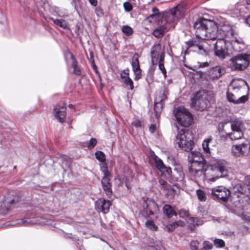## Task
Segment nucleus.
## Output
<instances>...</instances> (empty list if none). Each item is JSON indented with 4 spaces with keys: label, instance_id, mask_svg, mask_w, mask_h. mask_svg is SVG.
Listing matches in <instances>:
<instances>
[{
    "label": "nucleus",
    "instance_id": "nucleus-1",
    "mask_svg": "<svg viewBox=\"0 0 250 250\" xmlns=\"http://www.w3.org/2000/svg\"><path fill=\"white\" fill-rule=\"evenodd\" d=\"M188 160L190 163L189 168L191 176L195 180L205 179L208 182H214L227 174V162L222 159H214L210 161V169L203 172L204 158L202 154L198 151L189 153Z\"/></svg>",
    "mask_w": 250,
    "mask_h": 250
},
{
    "label": "nucleus",
    "instance_id": "nucleus-2",
    "mask_svg": "<svg viewBox=\"0 0 250 250\" xmlns=\"http://www.w3.org/2000/svg\"><path fill=\"white\" fill-rule=\"evenodd\" d=\"M195 34L202 40L218 39V26L212 21L204 18L198 19L194 24Z\"/></svg>",
    "mask_w": 250,
    "mask_h": 250
},
{
    "label": "nucleus",
    "instance_id": "nucleus-3",
    "mask_svg": "<svg viewBox=\"0 0 250 250\" xmlns=\"http://www.w3.org/2000/svg\"><path fill=\"white\" fill-rule=\"evenodd\" d=\"M193 138V135L191 131L184 128L180 129L177 128V133L174 141L175 145L185 151L190 150L194 145Z\"/></svg>",
    "mask_w": 250,
    "mask_h": 250
},
{
    "label": "nucleus",
    "instance_id": "nucleus-4",
    "mask_svg": "<svg viewBox=\"0 0 250 250\" xmlns=\"http://www.w3.org/2000/svg\"><path fill=\"white\" fill-rule=\"evenodd\" d=\"M212 99L211 94L204 90L200 91L191 99V105L196 109L203 110L209 106Z\"/></svg>",
    "mask_w": 250,
    "mask_h": 250
},
{
    "label": "nucleus",
    "instance_id": "nucleus-5",
    "mask_svg": "<svg viewBox=\"0 0 250 250\" xmlns=\"http://www.w3.org/2000/svg\"><path fill=\"white\" fill-rule=\"evenodd\" d=\"M229 45L227 39L218 38L214 44L215 55L220 59H224L232 54V49L229 48Z\"/></svg>",
    "mask_w": 250,
    "mask_h": 250
},
{
    "label": "nucleus",
    "instance_id": "nucleus-6",
    "mask_svg": "<svg viewBox=\"0 0 250 250\" xmlns=\"http://www.w3.org/2000/svg\"><path fill=\"white\" fill-rule=\"evenodd\" d=\"M249 184L238 185L234 188L232 198L238 199L237 201L243 203L250 199V175L248 177Z\"/></svg>",
    "mask_w": 250,
    "mask_h": 250
},
{
    "label": "nucleus",
    "instance_id": "nucleus-7",
    "mask_svg": "<svg viewBox=\"0 0 250 250\" xmlns=\"http://www.w3.org/2000/svg\"><path fill=\"white\" fill-rule=\"evenodd\" d=\"M250 62V55L241 54L230 60L229 66L233 70H242L245 69Z\"/></svg>",
    "mask_w": 250,
    "mask_h": 250
},
{
    "label": "nucleus",
    "instance_id": "nucleus-8",
    "mask_svg": "<svg viewBox=\"0 0 250 250\" xmlns=\"http://www.w3.org/2000/svg\"><path fill=\"white\" fill-rule=\"evenodd\" d=\"M174 113L178 123L182 126H188L192 122V115L183 107L177 108L174 111Z\"/></svg>",
    "mask_w": 250,
    "mask_h": 250
},
{
    "label": "nucleus",
    "instance_id": "nucleus-9",
    "mask_svg": "<svg viewBox=\"0 0 250 250\" xmlns=\"http://www.w3.org/2000/svg\"><path fill=\"white\" fill-rule=\"evenodd\" d=\"M231 132L228 134V136L231 140L241 139L243 136L245 129L244 123L239 119H235L230 122Z\"/></svg>",
    "mask_w": 250,
    "mask_h": 250
},
{
    "label": "nucleus",
    "instance_id": "nucleus-10",
    "mask_svg": "<svg viewBox=\"0 0 250 250\" xmlns=\"http://www.w3.org/2000/svg\"><path fill=\"white\" fill-rule=\"evenodd\" d=\"M233 92L238 93V96L243 95L249 89L247 83L242 79H234L229 87Z\"/></svg>",
    "mask_w": 250,
    "mask_h": 250
},
{
    "label": "nucleus",
    "instance_id": "nucleus-11",
    "mask_svg": "<svg viewBox=\"0 0 250 250\" xmlns=\"http://www.w3.org/2000/svg\"><path fill=\"white\" fill-rule=\"evenodd\" d=\"M237 34L233 29L232 27L227 22L218 27V38L231 39L236 36Z\"/></svg>",
    "mask_w": 250,
    "mask_h": 250
},
{
    "label": "nucleus",
    "instance_id": "nucleus-12",
    "mask_svg": "<svg viewBox=\"0 0 250 250\" xmlns=\"http://www.w3.org/2000/svg\"><path fill=\"white\" fill-rule=\"evenodd\" d=\"M227 98L228 101L233 104H244L248 100V96L247 95L238 96V93L233 92L231 89L228 88L227 92Z\"/></svg>",
    "mask_w": 250,
    "mask_h": 250
},
{
    "label": "nucleus",
    "instance_id": "nucleus-13",
    "mask_svg": "<svg viewBox=\"0 0 250 250\" xmlns=\"http://www.w3.org/2000/svg\"><path fill=\"white\" fill-rule=\"evenodd\" d=\"M231 151L236 157L247 155L250 151V145L243 143L233 145L231 147Z\"/></svg>",
    "mask_w": 250,
    "mask_h": 250
},
{
    "label": "nucleus",
    "instance_id": "nucleus-14",
    "mask_svg": "<svg viewBox=\"0 0 250 250\" xmlns=\"http://www.w3.org/2000/svg\"><path fill=\"white\" fill-rule=\"evenodd\" d=\"M211 194L220 199L223 201L228 200L230 195V191L224 187H218L211 189Z\"/></svg>",
    "mask_w": 250,
    "mask_h": 250
},
{
    "label": "nucleus",
    "instance_id": "nucleus-15",
    "mask_svg": "<svg viewBox=\"0 0 250 250\" xmlns=\"http://www.w3.org/2000/svg\"><path fill=\"white\" fill-rule=\"evenodd\" d=\"M229 48L232 49V51L240 52L245 48V44L240 38H237V35L229 40Z\"/></svg>",
    "mask_w": 250,
    "mask_h": 250
},
{
    "label": "nucleus",
    "instance_id": "nucleus-16",
    "mask_svg": "<svg viewBox=\"0 0 250 250\" xmlns=\"http://www.w3.org/2000/svg\"><path fill=\"white\" fill-rule=\"evenodd\" d=\"M111 205V201L106 200L104 198L99 199L95 204V208L99 212H103L104 214L109 211L110 207Z\"/></svg>",
    "mask_w": 250,
    "mask_h": 250
},
{
    "label": "nucleus",
    "instance_id": "nucleus-17",
    "mask_svg": "<svg viewBox=\"0 0 250 250\" xmlns=\"http://www.w3.org/2000/svg\"><path fill=\"white\" fill-rule=\"evenodd\" d=\"M54 115L58 121L62 123L66 116V107L63 103L57 105L54 108Z\"/></svg>",
    "mask_w": 250,
    "mask_h": 250
},
{
    "label": "nucleus",
    "instance_id": "nucleus-18",
    "mask_svg": "<svg viewBox=\"0 0 250 250\" xmlns=\"http://www.w3.org/2000/svg\"><path fill=\"white\" fill-rule=\"evenodd\" d=\"M139 56L137 53H135L132 58V66L133 71L135 75V80H138L141 78V70L139 66Z\"/></svg>",
    "mask_w": 250,
    "mask_h": 250
},
{
    "label": "nucleus",
    "instance_id": "nucleus-19",
    "mask_svg": "<svg viewBox=\"0 0 250 250\" xmlns=\"http://www.w3.org/2000/svg\"><path fill=\"white\" fill-rule=\"evenodd\" d=\"M186 10V4L184 2H182L172 8L170 11L175 15L177 18L180 19L184 17Z\"/></svg>",
    "mask_w": 250,
    "mask_h": 250
},
{
    "label": "nucleus",
    "instance_id": "nucleus-20",
    "mask_svg": "<svg viewBox=\"0 0 250 250\" xmlns=\"http://www.w3.org/2000/svg\"><path fill=\"white\" fill-rule=\"evenodd\" d=\"M188 48L189 51H194L203 55H207V51L204 48V44H196L193 42H189L188 43Z\"/></svg>",
    "mask_w": 250,
    "mask_h": 250
},
{
    "label": "nucleus",
    "instance_id": "nucleus-21",
    "mask_svg": "<svg viewBox=\"0 0 250 250\" xmlns=\"http://www.w3.org/2000/svg\"><path fill=\"white\" fill-rule=\"evenodd\" d=\"M152 158L155 163L156 167L160 172L163 173L166 172L168 174H169V172L171 171V169L165 167L161 159L158 158L155 154L152 156Z\"/></svg>",
    "mask_w": 250,
    "mask_h": 250
},
{
    "label": "nucleus",
    "instance_id": "nucleus-22",
    "mask_svg": "<svg viewBox=\"0 0 250 250\" xmlns=\"http://www.w3.org/2000/svg\"><path fill=\"white\" fill-rule=\"evenodd\" d=\"M102 184L106 195L110 197L112 194L111 185L110 183V175L104 176L102 179Z\"/></svg>",
    "mask_w": 250,
    "mask_h": 250
},
{
    "label": "nucleus",
    "instance_id": "nucleus-23",
    "mask_svg": "<svg viewBox=\"0 0 250 250\" xmlns=\"http://www.w3.org/2000/svg\"><path fill=\"white\" fill-rule=\"evenodd\" d=\"M162 52L160 44H156L153 46L151 51V62L153 64L157 62L159 56Z\"/></svg>",
    "mask_w": 250,
    "mask_h": 250
},
{
    "label": "nucleus",
    "instance_id": "nucleus-24",
    "mask_svg": "<svg viewBox=\"0 0 250 250\" xmlns=\"http://www.w3.org/2000/svg\"><path fill=\"white\" fill-rule=\"evenodd\" d=\"M212 136H208L205 139L202 143V146L204 153L207 157L211 156V148L209 147V144L212 141Z\"/></svg>",
    "mask_w": 250,
    "mask_h": 250
},
{
    "label": "nucleus",
    "instance_id": "nucleus-25",
    "mask_svg": "<svg viewBox=\"0 0 250 250\" xmlns=\"http://www.w3.org/2000/svg\"><path fill=\"white\" fill-rule=\"evenodd\" d=\"M224 72V70L219 66L211 68L209 71V76L212 79H217Z\"/></svg>",
    "mask_w": 250,
    "mask_h": 250
},
{
    "label": "nucleus",
    "instance_id": "nucleus-26",
    "mask_svg": "<svg viewBox=\"0 0 250 250\" xmlns=\"http://www.w3.org/2000/svg\"><path fill=\"white\" fill-rule=\"evenodd\" d=\"M65 57H69L72 60L71 66L74 68L73 73L76 75H80L81 74V71L77 67V62L73 55L69 51H68L65 54Z\"/></svg>",
    "mask_w": 250,
    "mask_h": 250
},
{
    "label": "nucleus",
    "instance_id": "nucleus-27",
    "mask_svg": "<svg viewBox=\"0 0 250 250\" xmlns=\"http://www.w3.org/2000/svg\"><path fill=\"white\" fill-rule=\"evenodd\" d=\"M170 27H168L166 25H163L158 28H156L153 32V35L156 38H160L162 37L166 31Z\"/></svg>",
    "mask_w": 250,
    "mask_h": 250
},
{
    "label": "nucleus",
    "instance_id": "nucleus-28",
    "mask_svg": "<svg viewBox=\"0 0 250 250\" xmlns=\"http://www.w3.org/2000/svg\"><path fill=\"white\" fill-rule=\"evenodd\" d=\"M163 212L166 214L168 218H170L173 215H177V213L169 205H165L163 208Z\"/></svg>",
    "mask_w": 250,
    "mask_h": 250
},
{
    "label": "nucleus",
    "instance_id": "nucleus-29",
    "mask_svg": "<svg viewBox=\"0 0 250 250\" xmlns=\"http://www.w3.org/2000/svg\"><path fill=\"white\" fill-rule=\"evenodd\" d=\"M147 208L146 211H147V210L149 211V213L148 214V215H152L155 212H157L159 211V207L158 205L153 201L150 202L147 205Z\"/></svg>",
    "mask_w": 250,
    "mask_h": 250
},
{
    "label": "nucleus",
    "instance_id": "nucleus-30",
    "mask_svg": "<svg viewBox=\"0 0 250 250\" xmlns=\"http://www.w3.org/2000/svg\"><path fill=\"white\" fill-rule=\"evenodd\" d=\"M50 20L53 21L54 23L57 26L61 27L63 29H66L68 27V22L62 19H54L52 18Z\"/></svg>",
    "mask_w": 250,
    "mask_h": 250
},
{
    "label": "nucleus",
    "instance_id": "nucleus-31",
    "mask_svg": "<svg viewBox=\"0 0 250 250\" xmlns=\"http://www.w3.org/2000/svg\"><path fill=\"white\" fill-rule=\"evenodd\" d=\"M164 19L167 24L175 23L179 20L171 11L165 15Z\"/></svg>",
    "mask_w": 250,
    "mask_h": 250
},
{
    "label": "nucleus",
    "instance_id": "nucleus-32",
    "mask_svg": "<svg viewBox=\"0 0 250 250\" xmlns=\"http://www.w3.org/2000/svg\"><path fill=\"white\" fill-rule=\"evenodd\" d=\"M50 11L53 12V14L60 18H65L67 16V15L63 14L60 12L58 7L54 6L51 8Z\"/></svg>",
    "mask_w": 250,
    "mask_h": 250
},
{
    "label": "nucleus",
    "instance_id": "nucleus-33",
    "mask_svg": "<svg viewBox=\"0 0 250 250\" xmlns=\"http://www.w3.org/2000/svg\"><path fill=\"white\" fill-rule=\"evenodd\" d=\"M196 194L198 199L201 202H204L207 199V197L205 193L201 189H197L196 190Z\"/></svg>",
    "mask_w": 250,
    "mask_h": 250
},
{
    "label": "nucleus",
    "instance_id": "nucleus-34",
    "mask_svg": "<svg viewBox=\"0 0 250 250\" xmlns=\"http://www.w3.org/2000/svg\"><path fill=\"white\" fill-rule=\"evenodd\" d=\"M122 32L126 36H129L133 33V29L128 25H124L122 28Z\"/></svg>",
    "mask_w": 250,
    "mask_h": 250
},
{
    "label": "nucleus",
    "instance_id": "nucleus-35",
    "mask_svg": "<svg viewBox=\"0 0 250 250\" xmlns=\"http://www.w3.org/2000/svg\"><path fill=\"white\" fill-rule=\"evenodd\" d=\"M100 168L101 171L104 173V176L106 175H110V172L108 171L107 169V166L106 164L105 161L101 162L100 164Z\"/></svg>",
    "mask_w": 250,
    "mask_h": 250
},
{
    "label": "nucleus",
    "instance_id": "nucleus-36",
    "mask_svg": "<svg viewBox=\"0 0 250 250\" xmlns=\"http://www.w3.org/2000/svg\"><path fill=\"white\" fill-rule=\"evenodd\" d=\"M95 156L96 159L101 162L105 161V156L103 152L101 151H97L95 153Z\"/></svg>",
    "mask_w": 250,
    "mask_h": 250
},
{
    "label": "nucleus",
    "instance_id": "nucleus-37",
    "mask_svg": "<svg viewBox=\"0 0 250 250\" xmlns=\"http://www.w3.org/2000/svg\"><path fill=\"white\" fill-rule=\"evenodd\" d=\"M146 226L149 229L152 230H156L158 229L157 226H156L153 221L150 220H147L146 221Z\"/></svg>",
    "mask_w": 250,
    "mask_h": 250
},
{
    "label": "nucleus",
    "instance_id": "nucleus-38",
    "mask_svg": "<svg viewBox=\"0 0 250 250\" xmlns=\"http://www.w3.org/2000/svg\"><path fill=\"white\" fill-rule=\"evenodd\" d=\"M123 81L126 85L129 86V88L131 90L133 89V83L132 80L129 77L126 78L125 79L123 80Z\"/></svg>",
    "mask_w": 250,
    "mask_h": 250
},
{
    "label": "nucleus",
    "instance_id": "nucleus-39",
    "mask_svg": "<svg viewBox=\"0 0 250 250\" xmlns=\"http://www.w3.org/2000/svg\"><path fill=\"white\" fill-rule=\"evenodd\" d=\"M159 183L162 187V188H163L165 190L172 189L171 186L167 184L164 180L160 179L159 180Z\"/></svg>",
    "mask_w": 250,
    "mask_h": 250
},
{
    "label": "nucleus",
    "instance_id": "nucleus-40",
    "mask_svg": "<svg viewBox=\"0 0 250 250\" xmlns=\"http://www.w3.org/2000/svg\"><path fill=\"white\" fill-rule=\"evenodd\" d=\"M199 242L198 241H192L190 242V245L192 250H198V246Z\"/></svg>",
    "mask_w": 250,
    "mask_h": 250
},
{
    "label": "nucleus",
    "instance_id": "nucleus-41",
    "mask_svg": "<svg viewBox=\"0 0 250 250\" xmlns=\"http://www.w3.org/2000/svg\"><path fill=\"white\" fill-rule=\"evenodd\" d=\"M97 140L95 138H91L89 142L88 143V148L89 149H92L96 145Z\"/></svg>",
    "mask_w": 250,
    "mask_h": 250
},
{
    "label": "nucleus",
    "instance_id": "nucleus-42",
    "mask_svg": "<svg viewBox=\"0 0 250 250\" xmlns=\"http://www.w3.org/2000/svg\"><path fill=\"white\" fill-rule=\"evenodd\" d=\"M214 242V245L217 248L223 247L225 245L224 242L221 239H215Z\"/></svg>",
    "mask_w": 250,
    "mask_h": 250
},
{
    "label": "nucleus",
    "instance_id": "nucleus-43",
    "mask_svg": "<svg viewBox=\"0 0 250 250\" xmlns=\"http://www.w3.org/2000/svg\"><path fill=\"white\" fill-rule=\"evenodd\" d=\"M178 215L181 218H184L187 217L189 215V213L188 210H186L184 209H181L179 210L178 212Z\"/></svg>",
    "mask_w": 250,
    "mask_h": 250
},
{
    "label": "nucleus",
    "instance_id": "nucleus-44",
    "mask_svg": "<svg viewBox=\"0 0 250 250\" xmlns=\"http://www.w3.org/2000/svg\"><path fill=\"white\" fill-rule=\"evenodd\" d=\"M125 11L127 12L130 11L132 9V6L129 2H125L123 4Z\"/></svg>",
    "mask_w": 250,
    "mask_h": 250
},
{
    "label": "nucleus",
    "instance_id": "nucleus-45",
    "mask_svg": "<svg viewBox=\"0 0 250 250\" xmlns=\"http://www.w3.org/2000/svg\"><path fill=\"white\" fill-rule=\"evenodd\" d=\"M159 68L162 71L165 78L167 77V71L165 68L164 63H159Z\"/></svg>",
    "mask_w": 250,
    "mask_h": 250
},
{
    "label": "nucleus",
    "instance_id": "nucleus-46",
    "mask_svg": "<svg viewBox=\"0 0 250 250\" xmlns=\"http://www.w3.org/2000/svg\"><path fill=\"white\" fill-rule=\"evenodd\" d=\"M129 77V70L128 69L124 70L121 73V78L123 80L125 79L126 78Z\"/></svg>",
    "mask_w": 250,
    "mask_h": 250
},
{
    "label": "nucleus",
    "instance_id": "nucleus-47",
    "mask_svg": "<svg viewBox=\"0 0 250 250\" xmlns=\"http://www.w3.org/2000/svg\"><path fill=\"white\" fill-rule=\"evenodd\" d=\"M167 230L169 232L173 231L176 228L177 226L176 225V224L175 222L171 223L170 224H169L167 226Z\"/></svg>",
    "mask_w": 250,
    "mask_h": 250
},
{
    "label": "nucleus",
    "instance_id": "nucleus-48",
    "mask_svg": "<svg viewBox=\"0 0 250 250\" xmlns=\"http://www.w3.org/2000/svg\"><path fill=\"white\" fill-rule=\"evenodd\" d=\"M152 12L153 13L150 15L151 17H160V15H159V10L156 7H153L152 9Z\"/></svg>",
    "mask_w": 250,
    "mask_h": 250
},
{
    "label": "nucleus",
    "instance_id": "nucleus-49",
    "mask_svg": "<svg viewBox=\"0 0 250 250\" xmlns=\"http://www.w3.org/2000/svg\"><path fill=\"white\" fill-rule=\"evenodd\" d=\"M18 224H23L25 226L29 225L31 224H32V221L31 220H28V219L24 218L21 220V221L18 223Z\"/></svg>",
    "mask_w": 250,
    "mask_h": 250
},
{
    "label": "nucleus",
    "instance_id": "nucleus-50",
    "mask_svg": "<svg viewBox=\"0 0 250 250\" xmlns=\"http://www.w3.org/2000/svg\"><path fill=\"white\" fill-rule=\"evenodd\" d=\"M190 222L193 224V226L199 225L201 224L200 221L197 218H191L190 219Z\"/></svg>",
    "mask_w": 250,
    "mask_h": 250
},
{
    "label": "nucleus",
    "instance_id": "nucleus-51",
    "mask_svg": "<svg viewBox=\"0 0 250 250\" xmlns=\"http://www.w3.org/2000/svg\"><path fill=\"white\" fill-rule=\"evenodd\" d=\"M132 125L136 128L141 127L142 126V123L140 120H135L132 122Z\"/></svg>",
    "mask_w": 250,
    "mask_h": 250
},
{
    "label": "nucleus",
    "instance_id": "nucleus-52",
    "mask_svg": "<svg viewBox=\"0 0 250 250\" xmlns=\"http://www.w3.org/2000/svg\"><path fill=\"white\" fill-rule=\"evenodd\" d=\"M212 247V245L209 242L205 241L203 244V248H205L207 250L211 249Z\"/></svg>",
    "mask_w": 250,
    "mask_h": 250
},
{
    "label": "nucleus",
    "instance_id": "nucleus-53",
    "mask_svg": "<svg viewBox=\"0 0 250 250\" xmlns=\"http://www.w3.org/2000/svg\"><path fill=\"white\" fill-rule=\"evenodd\" d=\"M165 58V54L164 52L161 53L160 56H159L158 61L159 63H164Z\"/></svg>",
    "mask_w": 250,
    "mask_h": 250
},
{
    "label": "nucleus",
    "instance_id": "nucleus-54",
    "mask_svg": "<svg viewBox=\"0 0 250 250\" xmlns=\"http://www.w3.org/2000/svg\"><path fill=\"white\" fill-rule=\"evenodd\" d=\"M174 222L176 224L177 227L178 226L183 227L184 226H185V224L184 222L181 220H179Z\"/></svg>",
    "mask_w": 250,
    "mask_h": 250
},
{
    "label": "nucleus",
    "instance_id": "nucleus-55",
    "mask_svg": "<svg viewBox=\"0 0 250 250\" xmlns=\"http://www.w3.org/2000/svg\"><path fill=\"white\" fill-rule=\"evenodd\" d=\"M156 127H156V125H154V124L151 125L149 127V131L151 133H153V132H154V131L156 129Z\"/></svg>",
    "mask_w": 250,
    "mask_h": 250
},
{
    "label": "nucleus",
    "instance_id": "nucleus-56",
    "mask_svg": "<svg viewBox=\"0 0 250 250\" xmlns=\"http://www.w3.org/2000/svg\"><path fill=\"white\" fill-rule=\"evenodd\" d=\"M69 166L68 162H62V167L65 170L66 168L69 167Z\"/></svg>",
    "mask_w": 250,
    "mask_h": 250
},
{
    "label": "nucleus",
    "instance_id": "nucleus-57",
    "mask_svg": "<svg viewBox=\"0 0 250 250\" xmlns=\"http://www.w3.org/2000/svg\"><path fill=\"white\" fill-rule=\"evenodd\" d=\"M90 3L93 6H96L97 5V0H88Z\"/></svg>",
    "mask_w": 250,
    "mask_h": 250
},
{
    "label": "nucleus",
    "instance_id": "nucleus-58",
    "mask_svg": "<svg viewBox=\"0 0 250 250\" xmlns=\"http://www.w3.org/2000/svg\"><path fill=\"white\" fill-rule=\"evenodd\" d=\"M10 208V207L8 205H7V206L4 205L5 210H6V211H8ZM4 209L3 208L2 206H1L0 208V211H4Z\"/></svg>",
    "mask_w": 250,
    "mask_h": 250
},
{
    "label": "nucleus",
    "instance_id": "nucleus-59",
    "mask_svg": "<svg viewBox=\"0 0 250 250\" xmlns=\"http://www.w3.org/2000/svg\"><path fill=\"white\" fill-rule=\"evenodd\" d=\"M245 8L250 12V0H247Z\"/></svg>",
    "mask_w": 250,
    "mask_h": 250
},
{
    "label": "nucleus",
    "instance_id": "nucleus-60",
    "mask_svg": "<svg viewBox=\"0 0 250 250\" xmlns=\"http://www.w3.org/2000/svg\"><path fill=\"white\" fill-rule=\"evenodd\" d=\"M167 98V94L166 93V91H165L163 94V96L161 98L160 102L162 103L163 101L165 100Z\"/></svg>",
    "mask_w": 250,
    "mask_h": 250
},
{
    "label": "nucleus",
    "instance_id": "nucleus-61",
    "mask_svg": "<svg viewBox=\"0 0 250 250\" xmlns=\"http://www.w3.org/2000/svg\"><path fill=\"white\" fill-rule=\"evenodd\" d=\"M208 65V62H205L203 63H201L200 66L202 67H207Z\"/></svg>",
    "mask_w": 250,
    "mask_h": 250
},
{
    "label": "nucleus",
    "instance_id": "nucleus-62",
    "mask_svg": "<svg viewBox=\"0 0 250 250\" xmlns=\"http://www.w3.org/2000/svg\"><path fill=\"white\" fill-rule=\"evenodd\" d=\"M163 248H159V249L155 248L154 246H151L149 247V250H163Z\"/></svg>",
    "mask_w": 250,
    "mask_h": 250
},
{
    "label": "nucleus",
    "instance_id": "nucleus-63",
    "mask_svg": "<svg viewBox=\"0 0 250 250\" xmlns=\"http://www.w3.org/2000/svg\"><path fill=\"white\" fill-rule=\"evenodd\" d=\"M246 23L250 26V15L248 17V18L246 20Z\"/></svg>",
    "mask_w": 250,
    "mask_h": 250
},
{
    "label": "nucleus",
    "instance_id": "nucleus-64",
    "mask_svg": "<svg viewBox=\"0 0 250 250\" xmlns=\"http://www.w3.org/2000/svg\"><path fill=\"white\" fill-rule=\"evenodd\" d=\"M11 205H13L15 203V200L13 199L10 201L9 203Z\"/></svg>",
    "mask_w": 250,
    "mask_h": 250
}]
</instances>
